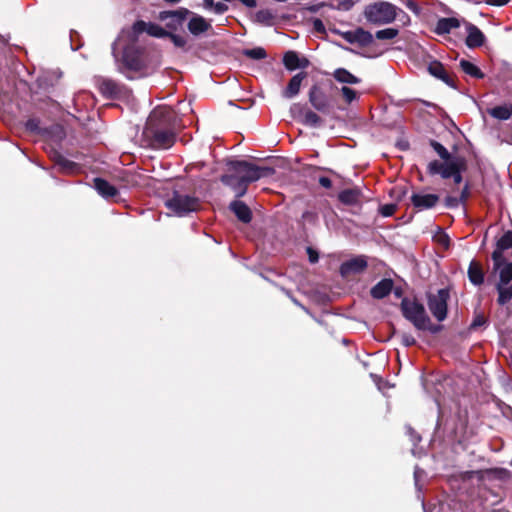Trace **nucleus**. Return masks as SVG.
<instances>
[{
    "label": "nucleus",
    "mask_w": 512,
    "mask_h": 512,
    "mask_svg": "<svg viewBox=\"0 0 512 512\" xmlns=\"http://www.w3.org/2000/svg\"><path fill=\"white\" fill-rule=\"evenodd\" d=\"M367 267V261L364 257L359 256L345 261L340 266V274L343 277L359 274Z\"/></svg>",
    "instance_id": "obj_12"
},
{
    "label": "nucleus",
    "mask_w": 512,
    "mask_h": 512,
    "mask_svg": "<svg viewBox=\"0 0 512 512\" xmlns=\"http://www.w3.org/2000/svg\"><path fill=\"white\" fill-rule=\"evenodd\" d=\"M25 128L27 131L35 134H44L46 132V130L40 126V119L36 117L28 119L25 123Z\"/></svg>",
    "instance_id": "obj_35"
},
{
    "label": "nucleus",
    "mask_w": 512,
    "mask_h": 512,
    "mask_svg": "<svg viewBox=\"0 0 512 512\" xmlns=\"http://www.w3.org/2000/svg\"><path fill=\"white\" fill-rule=\"evenodd\" d=\"M393 282L391 279H382L371 289V296L375 299H383L391 293Z\"/></svg>",
    "instance_id": "obj_27"
},
{
    "label": "nucleus",
    "mask_w": 512,
    "mask_h": 512,
    "mask_svg": "<svg viewBox=\"0 0 512 512\" xmlns=\"http://www.w3.org/2000/svg\"><path fill=\"white\" fill-rule=\"evenodd\" d=\"M229 208L241 222L249 223L251 221V210L244 202L239 200L232 201Z\"/></svg>",
    "instance_id": "obj_23"
},
{
    "label": "nucleus",
    "mask_w": 512,
    "mask_h": 512,
    "mask_svg": "<svg viewBox=\"0 0 512 512\" xmlns=\"http://www.w3.org/2000/svg\"><path fill=\"white\" fill-rule=\"evenodd\" d=\"M243 55H245L248 58L255 59V60L264 59L267 56L265 49L262 47L245 49L243 51Z\"/></svg>",
    "instance_id": "obj_37"
},
{
    "label": "nucleus",
    "mask_w": 512,
    "mask_h": 512,
    "mask_svg": "<svg viewBox=\"0 0 512 512\" xmlns=\"http://www.w3.org/2000/svg\"><path fill=\"white\" fill-rule=\"evenodd\" d=\"M228 172L235 173L247 184L259 180L262 174V168L245 160H233L227 163Z\"/></svg>",
    "instance_id": "obj_6"
},
{
    "label": "nucleus",
    "mask_w": 512,
    "mask_h": 512,
    "mask_svg": "<svg viewBox=\"0 0 512 512\" xmlns=\"http://www.w3.org/2000/svg\"><path fill=\"white\" fill-rule=\"evenodd\" d=\"M228 10V6L223 2H216L211 9L215 14L221 15Z\"/></svg>",
    "instance_id": "obj_48"
},
{
    "label": "nucleus",
    "mask_w": 512,
    "mask_h": 512,
    "mask_svg": "<svg viewBox=\"0 0 512 512\" xmlns=\"http://www.w3.org/2000/svg\"><path fill=\"white\" fill-rule=\"evenodd\" d=\"M468 196H469V186H468V184H466L464 186L463 190L461 191L459 198L461 199V202L464 203L467 200Z\"/></svg>",
    "instance_id": "obj_56"
},
{
    "label": "nucleus",
    "mask_w": 512,
    "mask_h": 512,
    "mask_svg": "<svg viewBox=\"0 0 512 512\" xmlns=\"http://www.w3.org/2000/svg\"><path fill=\"white\" fill-rule=\"evenodd\" d=\"M408 431H409V433L411 434L412 441H413L414 443L419 442V441L421 440L420 436H419V435H417V434H415V433H414V431L412 430V428H410V427H409V428H408Z\"/></svg>",
    "instance_id": "obj_63"
},
{
    "label": "nucleus",
    "mask_w": 512,
    "mask_h": 512,
    "mask_svg": "<svg viewBox=\"0 0 512 512\" xmlns=\"http://www.w3.org/2000/svg\"><path fill=\"white\" fill-rule=\"evenodd\" d=\"M308 99L312 107L320 113L328 114L332 108L329 96L317 84L311 86Z\"/></svg>",
    "instance_id": "obj_8"
},
{
    "label": "nucleus",
    "mask_w": 512,
    "mask_h": 512,
    "mask_svg": "<svg viewBox=\"0 0 512 512\" xmlns=\"http://www.w3.org/2000/svg\"><path fill=\"white\" fill-rule=\"evenodd\" d=\"M56 163L65 172H73L77 167V165L74 162L66 159L65 157H63L61 155L57 156Z\"/></svg>",
    "instance_id": "obj_39"
},
{
    "label": "nucleus",
    "mask_w": 512,
    "mask_h": 512,
    "mask_svg": "<svg viewBox=\"0 0 512 512\" xmlns=\"http://www.w3.org/2000/svg\"><path fill=\"white\" fill-rule=\"evenodd\" d=\"M123 87L112 79H102L99 83V90L101 94L107 99H114L119 97Z\"/></svg>",
    "instance_id": "obj_16"
},
{
    "label": "nucleus",
    "mask_w": 512,
    "mask_h": 512,
    "mask_svg": "<svg viewBox=\"0 0 512 512\" xmlns=\"http://www.w3.org/2000/svg\"><path fill=\"white\" fill-rule=\"evenodd\" d=\"M487 323V319L484 315L482 314H477L475 315L472 323L470 324V330H477L481 327H484Z\"/></svg>",
    "instance_id": "obj_40"
},
{
    "label": "nucleus",
    "mask_w": 512,
    "mask_h": 512,
    "mask_svg": "<svg viewBox=\"0 0 512 512\" xmlns=\"http://www.w3.org/2000/svg\"><path fill=\"white\" fill-rule=\"evenodd\" d=\"M188 30L194 36H198L211 28L210 22L204 17L194 14L188 22Z\"/></svg>",
    "instance_id": "obj_22"
},
{
    "label": "nucleus",
    "mask_w": 512,
    "mask_h": 512,
    "mask_svg": "<svg viewBox=\"0 0 512 512\" xmlns=\"http://www.w3.org/2000/svg\"><path fill=\"white\" fill-rule=\"evenodd\" d=\"M488 114L498 120H508L512 116V104L505 103L487 110Z\"/></svg>",
    "instance_id": "obj_29"
},
{
    "label": "nucleus",
    "mask_w": 512,
    "mask_h": 512,
    "mask_svg": "<svg viewBox=\"0 0 512 512\" xmlns=\"http://www.w3.org/2000/svg\"><path fill=\"white\" fill-rule=\"evenodd\" d=\"M399 34V30L396 28H385L382 30H378L375 33V38L378 40H392L396 38Z\"/></svg>",
    "instance_id": "obj_36"
},
{
    "label": "nucleus",
    "mask_w": 512,
    "mask_h": 512,
    "mask_svg": "<svg viewBox=\"0 0 512 512\" xmlns=\"http://www.w3.org/2000/svg\"><path fill=\"white\" fill-rule=\"evenodd\" d=\"M321 122L322 120L316 112L310 109H306L303 111L302 123L304 125L309 127H318L321 125Z\"/></svg>",
    "instance_id": "obj_33"
},
{
    "label": "nucleus",
    "mask_w": 512,
    "mask_h": 512,
    "mask_svg": "<svg viewBox=\"0 0 512 512\" xmlns=\"http://www.w3.org/2000/svg\"><path fill=\"white\" fill-rule=\"evenodd\" d=\"M398 15L400 16V21L403 22L404 25L410 22V17L403 10L398 8Z\"/></svg>",
    "instance_id": "obj_54"
},
{
    "label": "nucleus",
    "mask_w": 512,
    "mask_h": 512,
    "mask_svg": "<svg viewBox=\"0 0 512 512\" xmlns=\"http://www.w3.org/2000/svg\"><path fill=\"white\" fill-rule=\"evenodd\" d=\"M463 159L453 158L444 162L434 160L428 165V172L431 175H440L443 179L451 178L454 170L459 166Z\"/></svg>",
    "instance_id": "obj_9"
},
{
    "label": "nucleus",
    "mask_w": 512,
    "mask_h": 512,
    "mask_svg": "<svg viewBox=\"0 0 512 512\" xmlns=\"http://www.w3.org/2000/svg\"><path fill=\"white\" fill-rule=\"evenodd\" d=\"M470 477H476L479 480L497 478L501 479L505 476L506 470L504 469H486L470 472Z\"/></svg>",
    "instance_id": "obj_31"
},
{
    "label": "nucleus",
    "mask_w": 512,
    "mask_h": 512,
    "mask_svg": "<svg viewBox=\"0 0 512 512\" xmlns=\"http://www.w3.org/2000/svg\"><path fill=\"white\" fill-rule=\"evenodd\" d=\"M268 17H270V13L268 11H259V12H257V18L259 20H265Z\"/></svg>",
    "instance_id": "obj_61"
},
{
    "label": "nucleus",
    "mask_w": 512,
    "mask_h": 512,
    "mask_svg": "<svg viewBox=\"0 0 512 512\" xmlns=\"http://www.w3.org/2000/svg\"><path fill=\"white\" fill-rule=\"evenodd\" d=\"M167 36L170 37L173 44L177 47H184L186 45V39L183 36L172 33H168Z\"/></svg>",
    "instance_id": "obj_44"
},
{
    "label": "nucleus",
    "mask_w": 512,
    "mask_h": 512,
    "mask_svg": "<svg viewBox=\"0 0 512 512\" xmlns=\"http://www.w3.org/2000/svg\"><path fill=\"white\" fill-rule=\"evenodd\" d=\"M464 166L465 163L464 160H462L456 170H454L453 175H451V178H453L455 184H460L462 182L461 170L464 168Z\"/></svg>",
    "instance_id": "obj_43"
},
{
    "label": "nucleus",
    "mask_w": 512,
    "mask_h": 512,
    "mask_svg": "<svg viewBox=\"0 0 512 512\" xmlns=\"http://www.w3.org/2000/svg\"><path fill=\"white\" fill-rule=\"evenodd\" d=\"M460 67L466 74L474 78L481 79L484 77V74L481 72V70L468 60L462 59L460 61Z\"/></svg>",
    "instance_id": "obj_34"
},
{
    "label": "nucleus",
    "mask_w": 512,
    "mask_h": 512,
    "mask_svg": "<svg viewBox=\"0 0 512 512\" xmlns=\"http://www.w3.org/2000/svg\"><path fill=\"white\" fill-rule=\"evenodd\" d=\"M341 93H342L345 101L349 104L357 98L356 91L347 86H343L341 88Z\"/></svg>",
    "instance_id": "obj_41"
},
{
    "label": "nucleus",
    "mask_w": 512,
    "mask_h": 512,
    "mask_svg": "<svg viewBox=\"0 0 512 512\" xmlns=\"http://www.w3.org/2000/svg\"><path fill=\"white\" fill-rule=\"evenodd\" d=\"M355 4L354 0H337L336 10L349 11Z\"/></svg>",
    "instance_id": "obj_42"
},
{
    "label": "nucleus",
    "mask_w": 512,
    "mask_h": 512,
    "mask_svg": "<svg viewBox=\"0 0 512 512\" xmlns=\"http://www.w3.org/2000/svg\"><path fill=\"white\" fill-rule=\"evenodd\" d=\"M401 342L404 346L409 347L416 343L415 338L409 333L401 334Z\"/></svg>",
    "instance_id": "obj_46"
},
{
    "label": "nucleus",
    "mask_w": 512,
    "mask_h": 512,
    "mask_svg": "<svg viewBox=\"0 0 512 512\" xmlns=\"http://www.w3.org/2000/svg\"><path fill=\"white\" fill-rule=\"evenodd\" d=\"M512 248V231H506L497 241L496 249L492 253L493 262L498 263L500 258H506L504 252Z\"/></svg>",
    "instance_id": "obj_18"
},
{
    "label": "nucleus",
    "mask_w": 512,
    "mask_h": 512,
    "mask_svg": "<svg viewBox=\"0 0 512 512\" xmlns=\"http://www.w3.org/2000/svg\"><path fill=\"white\" fill-rule=\"evenodd\" d=\"M284 66L290 70L304 69L309 66V61L305 57H299L295 51H288L283 57Z\"/></svg>",
    "instance_id": "obj_17"
},
{
    "label": "nucleus",
    "mask_w": 512,
    "mask_h": 512,
    "mask_svg": "<svg viewBox=\"0 0 512 512\" xmlns=\"http://www.w3.org/2000/svg\"><path fill=\"white\" fill-rule=\"evenodd\" d=\"M326 4H327V5H326L325 7H329V8H331V9L336 10V7H335V6H336V3H333V2H331V3H327V2H326Z\"/></svg>",
    "instance_id": "obj_64"
},
{
    "label": "nucleus",
    "mask_w": 512,
    "mask_h": 512,
    "mask_svg": "<svg viewBox=\"0 0 512 512\" xmlns=\"http://www.w3.org/2000/svg\"><path fill=\"white\" fill-rule=\"evenodd\" d=\"M498 303L500 305L507 304L512 299V284L497 283Z\"/></svg>",
    "instance_id": "obj_32"
},
{
    "label": "nucleus",
    "mask_w": 512,
    "mask_h": 512,
    "mask_svg": "<svg viewBox=\"0 0 512 512\" xmlns=\"http://www.w3.org/2000/svg\"><path fill=\"white\" fill-rule=\"evenodd\" d=\"M143 32L157 38L166 37L169 33L158 24L144 21H137L131 29L121 31L112 44V54L118 71L128 79L149 74L144 51L136 44V37Z\"/></svg>",
    "instance_id": "obj_1"
},
{
    "label": "nucleus",
    "mask_w": 512,
    "mask_h": 512,
    "mask_svg": "<svg viewBox=\"0 0 512 512\" xmlns=\"http://www.w3.org/2000/svg\"><path fill=\"white\" fill-rule=\"evenodd\" d=\"M460 27V21L457 18H440L435 27V33L444 35L451 32L452 29Z\"/></svg>",
    "instance_id": "obj_26"
},
{
    "label": "nucleus",
    "mask_w": 512,
    "mask_h": 512,
    "mask_svg": "<svg viewBox=\"0 0 512 512\" xmlns=\"http://www.w3.org/2000/svg\"><path fill=\"white\" fill-rule=\"evenodd\" d=\"M438 201L439 197L436 194L413 193L411 196L413 206L420 211L434 207Z\"/></svg>",
    "instance_id": "obj_13"
},
{
    "label": "nucleus",
    "mask_w": 512,
    "mask_h": 512,
    "mask_svg": "<svg viewBox=\"0 0 512 512\" xmlns=\"http://www.w3.org/2000/svg\"><path fill=\"white\" fill-rule=\"evenodd\" d=\"M406 7L411 10L412 12H414L415 14H419L420 13V9L418 7V5L416 4L415 1L413 0H407L406 1Z\"/></svg>",
    "instance_id": "obj_52"
},
{
    "label": "nucleus",
    "mask_w": 512,
    "mask_h": 512,
    "mask_svg": "<svg viewBox=\"0 0 512 512\" xmlns=\"http://www.w3.org/2000/svg\"><path fill=\"white\" fill-rule=\"evenodd\" d=\"M308 251V254H309V260L311 263H315L318 261V254L316 252H314L311 248H308L307 249Z\"/></svg>",
    "instance_id": "obj_58"
},
{
    "label": "nucleus",
    "mask_w": 512,
    "mask_h": 512,
    "mask_svg": "<svg viewBox=\"0 0 512 512\" xmlns=\"http://www.w3.org/2000/svg\"><path fill=\"white\" fill-rule=\"evenodd\" d=\"M241 3H243L246 7L253 8L256 6V0H239Z\"/></svg>",
    "instance_id": "obj_62"
},
{
    "label": "nucleus",
    "mask_w": 512,
    "mask_h": 512,
    "mask_svg": "<svg viewBox=\"0 0 512 512\" xmlns=\"http://www.w3.org/2000/svg\"><path fill=\"white\" fill-rule=\"evenodd\" d=\"M327 4L326 2H320V3H317V4H314V5H311L308 7V10L312 13H317L320 11V9L322 7H325Z\"/></svg>",
    "instance_id": "obj_53"
},
{
    "label": "nucleus",
    "mask_w": 512,
    "mask_h": 512,
    "mask_svg": "<svg viewBox=\"0 0 512 512\" xmlns=\"http://www.w3.org/2000/svg\"><path fill=\"white\" fill-rule=\"evenodd\" d=\"M467 274H468L469 281L473 285L480 286L484 283V276H485L484 271H483L480 263H478L477 261L472 260L470 262Z\"/></svg>",
    "instance_id": "obj_25"
},
{
    "label": "nucleus",
    "mask_w": 512,
    "mask_h": 512,
    "mask_svg": "<svg viewBox=\"0 0 512 512\" xmlns=\"http://www.w3.org/2000/svg\"><path fill=\"white\" fill-rule=\"evenodd\" d=\"M189 14L190 11L188 9L179 8L174 11H162L159 18L166 23L167 28L175 31L183 26V23Z\"/></svg>",
    "instance_id": "obj_10"
},
{
    "label": "nucleus",
    "mask_w": 512,
    "mask_h": 512,
    "mask_svg": "<svg viewBox=\"0 0 512 512\" xmlns=\"http://www.w3.org/2000/svg\"><path fill=\"white\" fill-rule=\"evenodd\" d=\"M306 77H307L306 72H300V73H297L296 75H294L290 79L287 87L283 90L282 96L287 99H292L295 96H297L300 92V87H301L302 81Z\"/></svg>",
    "instance_id": "obj_19"
},
{
    "label": "nucleus",
    "mask_w": 512,
    "mask_h": 512,
    "mask_svg": "<svg viewBox=\"0 0 512 512\" xmlns=\"http://www.w3.org/2000/svg\"><path fill=\"white\" fill-rule=\"evenodd\" d=\"M221 182L230 187L237 198L244 196L247 192L248 184L241 178H238V176L233 172H228L227 174L222 175Z\"/></svg>",
    "instance_id": "obj_11"
},
{
    "label": "nucleus",
    "mask_w": 512,
    "mask_h": 512,
    "mask_svg": "<svg viewBox=\"0 0 512 512\" xmlns=\"http://www.w3.org/2000/svg\"><path fill=\"white\" fill-rule=\"evenodd\" d=\"M215 3L214 0H203V8L211 11Z\"/></svg>",
    "instance_id": "obj_60"
},
{
    "label": "nucleus",
    "mask_w": 512,
    "mask_h": 512,
    "mask_svg": "<svg viewBox=\"0 0 512 512\" xmlns=\"http://www.w3.org/2000/svg\"><path fill=\"white\" fill-rule=\"evenodd\" d=\"M302 218L304 221L314 223L317 220V215L314 212L306 211L303 213Z\"/></svg>",
    "instance_id": "obj_50"
},
{
    "label": "nucleus",
    "mask_w": 512,
    "mask_h": 512,
    "mask_svg": "<svg viewBox=\"0 0 512 512\" xmlns=\"http://www.w3.org/2000/svg\"><path fill=\"white\" fill-rule=\"evenodd\" d=\"M319 184L328 189L332 186V181L328 177H320Z\"/></svg>",
    "instance_id": "obj_55"
},
{
    "label": "nucleus",
    "mask_w": 512,
    "mask_h": 512,
    "mask_svg": "<svg viewBox=\"0 0 512 512\" xmlns=\"http://www.w3.org/2000/svg\"><path fill=\"white\" fill-rule=\"evenodd\" d=\"M450 298L449 290L439 289L436 294L428 296V307L432 315L439 321L447 317V303Z\"/></svg>",
    "instance_id": "obj_7"
},
{
    "label": "nucleus",
    "mask_w": 512,
    "mask_h": 512,
    "mask_svg": "<svg viewBox=\"0 0 512 512\" xmlns=\"http://www.w3.org/2000/svg\"><path fill=\"white\" fill-rule=\"evenodd\" d=\"M333 77L340 83L356 85L361 82V79L350 73L344 68H338L334 71Z\"/></svg>",
    "instance_id": "obj_30"
},
{
    "label": "nucleus",
    "mask_w": 512,
    "mask_h": 512,
    "mask_svg": "<svg viewBox=\"0 0 512 512\" xmlns=\"http://www.w3.org/2000/svg\"><path fill=\"white\" fill-rule=\"evenodd\" d=\"M165 205L175 215L182 217L196 211L200 203L196 197L174 192L172 197L166 200Z\"/></svg>",
    "instance_id": "obj_5"
},
{
    "label": "nucleus",
    "mask_w": 512,
    "mask_h": 512,
    "mask_svg": "<svg viewBox=\"0 0 512 512\" xmlns=\"http://www.w3.org/2000/svg\"><path fill=\"white\" fill-rule=\"evenodd\" d=\"M94 188L97 193L106 200L112 199L118 195V190L103 178L94 179Z\"/></svg>",
    "instance_id": "obj_20"
},
{
    "label": "nucleus",
    "mask_w": 512,
    "mask_h": 512,
    "mask_svg": "<svg viewBox=\"0 0 512 512\" xmlns=\"http://www.w3.org/2000/svg\"><path fill=\"white\" fill-rule=\"evenodd\" d=\"M493 269L499 273L498 283L510 284L512 281V262L506 258H500L498 263L493 262Z\"/></svg>",
    "instance_id": "obj_15"
},
{
    "label": "nucleus",
    "mask_w": 512,
    "mask_h": 512,
    "mask_svg": "<svg viewBox=\"0 0 512 512\" xmlns=\"http://www.w3.org/2000/svg\"><path fill=\"white\" fill-rule=\"evenodd\" d=\"M428 71L435 78L443 81L448 86L454 87L453 80L448 75L443 64L439 61H432L428 66Z\"/></svg>",
    "instance_id": "obj_24"
},
{
    "label": "nucleus",
    "mask_w": 512,
    "mask_h": 512,
    "mask_svg": "<svg viewBox=\"0 0 512 512\" xmlns=\"http://www.w3.org/2000/svg\"><path fill=\"white\" fill-rule=\"evenodd\" d=\"M423 475H424V471L422 469H420L419 467H416L414 470V478H415L416 485L418 484L420 477H422Z\"/></svg>",
    "instance_id": "obj_59"
},
{
    "label": "nucleus",
    "mask_w": 512,
    "mask_h": 512,
    "mask_svg": "<svg viewBox=\"0 0 512 512\" xmlns=\"http://www.w3.org/2000/svg\"><path fill=\"white\" fill-rule=\"evenodd\" d=\"M364 16L373 25H387L398 16V7L386 1H376L365 7Z\"/></svg>",
    "instance_id": "obj_3"
},
{
    "label": "nucleus",
    "mask_w": 512,
    "mask_h": 512,
    "mask_svg": "<svg viewBox=\"0 0 512 512\" xmlns=\"http://www.w3.org/2000/svg\"><path fill=\"white\" fill-rule=\"evenodd\" d=\"M437 238V241L443 245L444 247H448L449 246V237L447 234L445 233H440L439 235L436 236Z\"/></svg>",
    "instance_id": "obj_51"
},
{
    "label": "nucleus",
    "mask_w": 512,
    "mask_h": 512,
    "mask_svg": "<svg viewBox=\"0 0 512 512\" xmlns=\"http://www.w3.org/2000/svg\"><path fill=\"white\" fill-rule=\"evenodd\" d=\"M312 24H313V28L316 32H319V33L325 32V26H324L322 20L315 18V19H313Z\"/></svg>",
    "instance_id": "obj_49"
},
{
    "label": "nucleus",
    "mask_w": 512,
    "mask_h": 512,
    "mask_svg": "<svg viewBox=\"0 0 512 512\" xmlns=\"http://www.w3.org/2000/svg\"><path fill=\"white\" fill-rule=\"evenodd\" d=\"M176 116L172 108L158 106L152 110L142 132L143 140L149 147L169 149L176 138Z\"/></svg>",
    "instance_id": "obj_2"
},
{
    "label": "nucleus",
    "mask_w": 512,
    "mask_h": 512,
    "mask_svg": "<svg viewBox=\"0 0 512 512\" xmlns=\"http://www.w3.org/2000/svg\"><path fill=\"white\" fill-rule=\"evenodd\" d=\"M510 0H486L485 2L488 4V5H492V6H503L505 4H507Z\"/></svg>",
    "instance_id": "obj_57"
},
{
    "label": "nucleus",
    "mask_w": 512,
    "mask_h": 512,
    "mask_svg": "<svg viewBox=\"0 0 512 512\" xmlns=\"http://www.w3.org/2000/svg\"><path fill=\"white\" fill-rule=\"evenodd\" d=\"M445 204L449 208H455V207H458L460 204H462V202L459 197L448 196L445 199Z\"/></svg>",
    "instance_id": "obj_47"
},
{
    "label": "nucleus",
    "mask_w": 512,
    "mask_h": 512,
    "mask_svg": "<svg viewBox=\"0 0 512 512\" xmlns=\"http://www.w3.org/2000/svg\"><path fill=\"white\" fill-rule=\"evenodd\" d=\"M401 310L403 316L410 321L416 329H430V318L421 303L404 298L401 301Z\"/></svg>",
    "instance_id": "obj_4"
},
{
    "label": "nucleus",
    "mask_w": 512,
    "mask_h": 512,
    "mask_svg": "<svg viewBox=\"0 0 512 512\" xmlns=\"http://www.w3.org/2000/svg\"><path fill=\"white\" fill-rule=\"evenodd\" d=\"M361 192L359 189H345L338 195V199L345 205H357L360 203Z\"/></svg>",
    "instance_id": "obj_28"
},
{
    "label": "nucleus",
    "mask_w": 512,
    "mask_h": 512,
    "mask_svg": "<svg viewBox=\"0 0 512 512\" xmlns=\"http://www.w3.org/2000/svg\"><path fill=\"white\" fill-rule=\"evenodd\" d=\"M343 38L351 43H358L361 46H367L373 43L374 36L362 28H358L355 31H348L343 34Z\"/></svg>",
    "instance_id": "obj_14"
},
{
    "label": "nucleus",
    "mask_w": 512,
    "mask_h": 512,
    "mask_svg": "<svg viewBox=\"0 0 512 512\" xmlns=\"http://www.w3.org/2000/svg\"><path fill=\"white\" fill-rule=\"evenodd\" d=\"M466 29L468 34L466 38V45L469 48L480 47L484 44L485 36L478 27L471 23H467Z\"/></svg>",
    "instance_id": "obj_21"
},
{
    "label": "nucleus",
    "mask_w": 512,
    "mask_h": 512,
    "mask_svg": "<svg viewBox=\"0 0 512 512\" xmlns=\"http://www.w3.org/2000/svg\"><path fill=\"white\" fill-rule=\"evenodd\" d=\"M430 145L434 149V151L439 155V157L444 161H447L451 158L448 150L439 142L432 140L430 142Z\"/></svg>",
    "instance_id": "obj_38"
},
{
    "label": "nucleus",
    "mask_w": 512,
    "mask_h": 512,
    "mask_svg": "<svg viewBox=\"0 0 512 512\" xmlns=\"http://www.w3.org/2000/svg\"><path fill=\"white\" fill-rule=\"evenodd\" d=\"M395 210H396V205H394V204H386L380 208V212L384 217H389V216L393 215Z\"/></svg>",
    "instance_id": "obj_45"
}]
</instances>
